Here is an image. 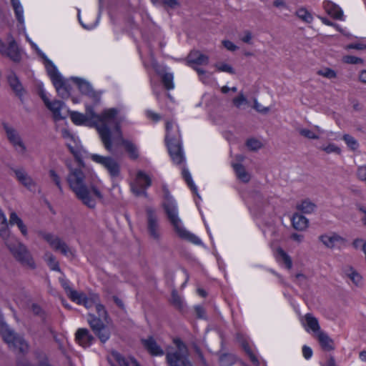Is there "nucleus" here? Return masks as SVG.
Returning a JSON list of instances; mask_svg holds the SVG:
<instances>
[{
	"label": "nucleus",
	"instance_id": "1",
	"mask_svg": "<svg viewBox=\"0 0 366 366\" xmlns=\"http://www.w3.org/2000/svg\"><path fill=\"white\" fill-rule=\"evenodd\" d=\"M66 181L76 197L88 208L94 209L97 199L103 200L104 196L98 187L92 182L87 183L80 169H71Z\"/></svg>",
	"mask_w": 366,
	"mask_h": 366
},
{
	"label": "nucleus",
	"instance_id": "2",
	"mask_svg": "<svg viewBox=\"0 0 366 366\" xmlns=\"http://www.w3.org/2000/svg\"><path fill=\"white\" fill-rule=\"evenodd\" d=\"M119 112L120 110L117 108L104 109L100 114L99 123L101 124L97 126L101 140L105 149L109 152H111L112 149V134L107 123H113L115 130L119 134L121 133L120 124L124 120V116L119 115Z\"/></svg>",
	"mask_w": 366,
	"mask_h": 366
},
{
	"label": "nucleus",
	"instance_id": "3",
	"mask_svg": "<svg viewBox=\"0 0 366 366\" xmlns=\"http://www.w3.org/2000/svg\"><path fill=\"white\" fill-rule=\"evenodd\" d=\"M7 248L14 257L21 264L34 268L35 264L26 247L14 238L4 239Z\"/></svg>",
	"mask_w": 366,
	"mask_h": 366
},
{
	"label": "nucleus",
	"instance_id": "4",
	"mask_svg": "<svg viewBox=\"0 0 366 366\" xmlns=\"http://www.w3.org/2000/svg\"><path fill=\"white\" fill-rule=\"evenodd\" d=\"M173 342L177 350L166 353L165 359L168 366H193L188 357L187 347L179 338H175Z\"/></svg>",
	"mask_w": 366,
	"mask_h": 366
},
{
	"label": "nucleus",
	"instance_id": "5",
	"mask_svg": "<svg viewBox=\"0 0 366 366\" xmlns=\"http://www.w3.org/2000/svg\"><path fill=\"white\" fill-rule=\"evenodd\" d=\"M173 124L167 121L166 123L167 134L165 142L168 148L169 155L174 163L179 164L184 161V157L182 147V144L179 138L171 137L170 131L172 129Z\"/></svg>",
	"mask_w": 366,
	"mask_h": 366
},
{
	"label": "nucleus",
	"instance_id": "6",
	"mask_svg": "<svg viewBox=\"0 0 366 366\" xmlns=\"http://www.w3.org/2000/svg\"><path fill=\"white\" fill-rule=\"evenodd\" d=\"M1 334L4 340L10 347H13L23 355L28 352L29 345L23 337L16 333L8 325L1 326Z\"/></svg>",
	"mask_w": 366,
	"mask_h": 366
},
{
	"label": "nucleus",
	"instance_id": "7",
	"mask_svg": "<svg viewBox=\"0 0 366 366\" xmlns=\"http://www.w3.org/2000/svg\"><path fill=\"white\" fill-rule=\"evenodd\" d=\"M90 158L93 162L102 165L107 169L112 179L117 178L120 176L121 166L114 158L97 154H91Z\"/></svg>",
	"mask_w": 366,
	"mask_h": 366
},
{
	"label": "nucleus",
	"instance_id": "8",
	"mask_svg": "<svg viewBox=\"0 0 366 366\" xmlns=\"http://www.w3.org/2000/svg\"><path fill=\"white\" fill-rule=\"evenodd\" d=\"M163 192L162 206L167 217L170 223H175L177 222L178 211L176 202L173 197L171 195L170 192L166 184H163L162 187Z\"/></svg>",
	"mask_w": 366,
	"mask_h": 366
},
{
	"label": "nucleus",
	"instance_id": "9",
	"mask_svg": "<svg viewBox=\"0 0 366 366\" xmlns=\"http://www.w3.org/2000/svg\"><path fill=\"white\" fill-rule=\"evenodd\" d=\"M7 39L8 46L0 39V54L9 58L14 63H19L21 61V53L16 41L11 34H9Z\"/></svg>",
	"mask_w": 366,
	"mask_h": 366
},
{
	"label": "nucleus",
	"instance_id": "10",
	"mask_svg": "<svg viewBox=\"0 0 366 366\" xmlns=\"http://www.w3.org/2000/svg\"><path fill=\"white\" fill-rule=\"evenodd\" d=\"M152 185V179L144 172L139 170L137 172L134 183L131 184L132 192L137 197H147L146 189Z\"/></svg>",
	"mask_w": 366,
	"mask_h": 366
},
{
	"label": "nucleus",
	"instance_id": "11",
	"mask_svg": "<svg viewBox=\"0 0 366 366\" xmlns=\"http://www.w3.org/2000/svg\"><path fill=\"white\" fill-rule=\"evenodd\" d=\"M88 323L93 332L99 339L102 343H105L109 339L111 335L110 330L104 324L100 318L89 314Z\"/></svg>",
	"mask_w": 366,
	"mask_h": 366
},
{
	"label": "nucleus",
	"instance_id": "12",
	"mask_svg": "<svg viewBox=\"0 0 366 366\" xmlns=\"http://www.w3.org/2000/svg\"><path fill=\"white\" fill-rule=\"evenodd\" d=\"M58 95L62 99L70 97L71 86L66 82L58 70L49 75Z\"/></svg>",
	"mask_w": 366,
	"mask_h": 366
},
{
	"label": "nucleus",
	"instance_id": "13",
	"mask_svg": "<svg viewBox=\"0 0 366 366\" xmlns=\"http://www.w3.org/2000/svg\"><path fill=\"white\" fill-rule=\"evenodd\" d=\"M71 80L77 85L79 90L82 94L91 98L95 104L99 103L101 93L94 90L89 81L76 76L71 77Z\"/></svg>",
	"mask_w": 366,
	"mask_h": 366
},
{
	"label": "nucleus",
	"instance_id": "14",
	"mask_svg": "<svg viewBox=\"0 0 366 366\" xmlns=\"http://www.w3.org/2000/svg\"><path fill=\"white\" fill-rule=\"evenodd\" d=\"M147 229L151 237L158 240L160 237L159 224L154 211L152 208L147 209Z\"/></svg>",
	"mask_w": 366,
	"mask_h": 366
},
{
	"label": "nucleus",
	"instance_id": "15",
	"mask_svg": "<svg viewBox=\"0 0 366 366\" xmlns=\"http://www.w3.org/2000/svg\"><path fill=\"white\" fill-rule=\"evenodd\" d=\"M171 224L173 226L176 233L182 239H187L189 242H191L197 245L202 244L201 239L197 236L187 231L184 227L181 226V220L179 218L177 219V222L175 223H171Z\"/></svg>",
	"mask_w": 366,
	"mask_h": 366
},
{
	"label": "nucleus",
	"instance_id": "16",
	"mask_svg": "<svg viewBox=\"0 0 366 366\" xmlns=\"http://www.w3.org/2000/svg\"><path fill=\"white\" fill-rule=\"evenodd\" d=\"M3 128L6 132V137L11 144L14 145V147L19 146L21 147V151L24 152L26 149V147L21 141V139L16 132L15 129L10 127L7 123L4 122L2 124Z\"/></svg>",
	"mask_w": 366,
	"mask_h": 366
},
{
	"label": "nucleus",
	"instance_id": "17",
	"mask_svg": "<svg viewBox=\"0 0 366 366\" xmlns=\"http://www.w3.org/2000/svg\"><path fill=\"white\" fill-rule=\"evenodd\" d=\"M44 239L56 251H59L62 254L67 256L69 253H71L70 249L67 244L60 238L54 237L51 234H46L44 236Z\"/></svg>",
	"mask_w": 366,
	"mask_h": 366
},
{
	"label": "nucleus",
	"instance_id": "18",
	"mask_svg": "<svg viewBox=\"0 0 366 366\" xmlns=\"http://www.w3.org/2000/svg\"><path fill=\"white\" fill-rule=\"evenodd\" d=\"M44 239L56 251H59L62 254L67 256L69 253H71L70 249L67 244L60 238L54 237L51 234H46L44 236Z\"/></svg>",
	"mask_w": 366,
	"mask_h": 366
},
{
	"label": "nucleus",
	"instance_id": "19",
	"mask_svg": "<svg viewBox=\"0 0 366 366\" xmlns=\"http://www.w3.org/2000/svg\"><path fill=\"white\" fill-rule=\"evenodd\" d=\"M187 65L189 66H194L195 65H207L209 63V57L202 54L198 50H192L186 59Z\"/></svg>",
	"mask_w": 366,
	"mask_h": 366
},
{
	"label": "nucleus",
	"instance_id": "20",
	"mask_svg": "<svg viewBox=\"0 0 366 366\" xmlns=\"http://www.w3.org/2000/svg\"><path fill=\"white\" fill-rule=\"evenodd\" d=\"M75 340L79 345L83 347H88L92 345L95 338L86 328H79L75 333Z\"/></svg>",
	"mask_w": 366,
	"mask_h": 366
},
{
	"label": "nucleus",
	"instance_id": "21",
	"mask_svg": "<svg viewBox=\"0 0 366 366\" xmlns=\"http://www.w3.org/2000/svg\"><path fill=\"white\" fill-rule=\"evenodd\" d=\"M142 343L144 348L153 356H162L164 354V350L157 343L153 337L142 339Z\"/></svg>",
	"mask_w": 366,
	"mask_h": 366
},
{
	"label": "nucleus",
	"instance_id": "22",
	"mask_svg": "<svg viewBox=\"0 0 366 366\" xmlns=\"http://www.w3.org/2000/svg\"><path fill=\"white\" fill-rule=\"evenodd\" d=\"M65 105L64 102L60 100L48 102L46 107L52 112L54 121H59L65 119L61 114V110Z\"/></svg>",
	"mask_w": 366,
	"mask_h": 366
},
{
	"label": "nucleus",
	"instance_id": "23",
	"mask_svg": "<svg viewBox=\"0 0 366 366\" xmlns=\"http://www.w3.org/2000/svg\"><path fill=\"white\" fill-rule=\"evenodd\" d=\"M13 172H14L17 180L27 189H31V187L35 185L32 178L24 169H14Z\"/></svg>",
	"mask_w": 366,
	"mask_h": 366
},
{
	"label": "nucleus",
	"instance_id": "24",
	"mask_svg": "<svg viewBox=\"0 0 366 366\" xmlns=\"http://www.w3.org/2000/svg\"><path fill=\"white\" fill-rule=\"evenodd\" d=\"M324 8L327 13L336 19L342 20L343 11L339 6L330 1H324Z\"/></svg>",
	"mask_w": 366,
	"mask_h": 366
},
{
	"label": "nucleus",
	"instance_id": "25",
	"mask_svg": "<svg viewBox=\"0 0 366 366\" xmlns=\"http://www.w3.org/2000/svg\"><path fill=\"white\" fill-rule=\"evenodd\" d=\"M8 82L12 90L15 92L16 95L19 98L21 99L24 94V88L19 78L14 73H11L9 75Z\"/></svg>",
	"mask_w": 366,
	"mask_h": 366
},
{
	"label": "nucleus",
	"instance_id": "26",
	"mask_svg": "<svg viewBox=\"0 0 366 366\" xmlns=\"http://www.w3.org/2000/svg\"><path fill=\"white\" fill-rule=\"evenodd\" d=\"M317 339L321 347L325 351H332L335 349L333 340L325 332H319Z\"/></svg>",
	"mask_w": 366,
	"mask_h": 366
},
{
	"label": "nucleus",
	"instance_id": "27",
	"mask_svg": "<svg viewBox=\"0 0 366 366\" xmlns=\"http://www.w3.org/2000/svg\"><path fill=\"white\" fill-rule=\"evenodd\" d=\"M292 223L296 230L303 231L307 228L309 221L302 214L295 213L292 217Z\"/></svg>",
	"mask_w": 366,
	"mask_h": 366
},
{
	"label": "nucleus",
	"instance_id": "28",
	"mask_svg": "<svg viewBox=\"0 0 366 366\" xmlns=\"http://www.w3.org/2000/svg\"><path fill=\"white\" fill-rule=\"evenodd\" d=\"M121 144L124 147L126 152L129 154V157L136 159L139 157L137 147L130 141L123 139L122 133L119 134Z\"/></svg>",
	"mask_w": 366,
	"mask_h": 366
},
{
	"label": "nucleus",
	"instance_id": "29",
	"mask_svg": "<svg viewBox=\"0 0 366 366\" xmlns=\"http://www.w3.org/2000/svg\"><path fill=\"white\" fill-rule=\"evenodd\" d=\"M237 178L244 183H247L250 180V174L246 171L245 167L239 163L232 164Z\"/></svg>",
	"mask_w": 366,
	"mask_h": 366
},
{
	"label": "nucleus",
	"instance_id": "30",
	"mask_svg": "<svg viewBox=\"0 0 366 366\" xmlns=\"http://www.w3.org/2000/svg\"><path fill=\"white\" fill-rule=\"evenodd\" d=\"M250 197L258 208H261L269 204V198L265 197L264 195L259 191H252L250 194Z\"/></svg>",
	"mask_w": 366,
	"mask_h": 366
},
{
	"label": "nucleus",
	"instance_id": "31",
	"mask_svg": "<svg viewBox=\"0 0 366 366\" xmlns=\"http://www.w3.org/2000/svg\"><path fill=\"white\" fill-rule=\"evenodd\" d=\"M319 239L327 248H332L335 246V242L341 240L342 237L337 234L332 236L322 234L319 237Z\"/></svg>",
	"mask_w": 366,
	"mask_h": 366
},
{
	"label": "nucleus",
	"instance_id": "32",
	"mask_svg": "<svg viewBox=\"0 0 366 366\" xmlns=\"http://www.w3.org/2000/svg\"><path fill=\"white\" fill-rule=\"evenodd\" d=\"M99 302V296L97 294H92L87 297L85 294L80 300L79 305H83L86 308H91Z\"/></svg>",
	"mask_w": 366,
	"mask_h": 366
},
{
	"label": "nucleus",
	"instance_id": "33",
	"mask_svg": "<svg viewBox=\"0 0 366 366\" xmlns=\"http://www.w3.org/2000/svg\"><path fill=\"white\" fill-rule=\"evenodd\" d=\"M38 55L43 59L48 75L55 72L58 70L53 62L47 58L44 53H43L39 48H36Z\"/></svg>",
	"mask_w": 366,
	"mask_h": 366
},
{
	"label": "nucleus",
	"instance_id": "34",
	"mask_svg": "<svg viewBox=\"0 0 366 366\" xmlns=\"http://www.w3.org/2000/svg\"><path fill=\"white\" fill-rule=\"evenodd\" d=\"M11 6L14 10V13L16 17L17 21L20 24L24 23V16H23V8L19 1V0H10Z\"/></svg>",
	"mask_w": 366,
	"mask_h": 366
},
{
	"label": "nucleus",
	"instance_id": "35",
	"mask_svg": "<svg viewBox=\"0 0 366 366\" xmlns=\"http://www.w3.org/2000/svg\"><path fill=\"white\" fill-rule=\"evenodd\" d=\"M182 174L183 179L186 182L188 187L190 188L192 192L194 194H197L199 198H200L197 193V188L196 185L194 184L193 180L192 179V176H191L189 172L188 171V169L186 168H183Z\"/></svg>",
	"mask_w": 366,
	"mask_h": 366
},
{
	"label": "nucleus",
	"instance_id": "36",
	"mask_svg": "<svg viewBox=\"0 0 366 366\" xmlns=\"http://www.w3.org/2000/svg\"><path fill=\"white\" fill-rule=\"evenodd\" d=\"M0 236L3 239H6L9 236L8 223L6 218L2 211L0 209Z\"/></svg>",
	"mask_w": 366,
	"mask_h": 366
},
{
	"label": "nucleus",
	"instance_id": "37",
	"mask_svg": "<svg viewBox=\"0 0 366 366\" xmlns=\"http://www.w3.org/2000/svg\"><path fill=\"white\" fill-rule=\"evenodd\" d=\"M70 118L74 124L76 125L86 124L88 122V117L78 112H69Z\"/></svg>",
	"mask_w": 366,
	"mask_h": 366
},
{
	"label": "nucleus",
	"instance_id": "38",
	"mask_svg": "<svg viewBox=\"0 0 366 366\" xmlns=\"http://www.w3.org/2000/svg\"><path fill=\"white\" fill-rule=\"evenodd\" d=\"M305 320L308 327L311 329L313 332H317V333L320 332L318 320L316 317H313L311 314L308 313L305 315Z\"/></svg>",
	"mask_w": 366,
	"mask_h": 366
},
{
	"label": "nucleus",
	"instance_id": "39",
	"mask_svg": "<svg viewBox=\"0 0 366 366\" xmlns=\"http://www.w3.org/2000/svg\"><path fill=\"white\" fill-rule=\"evenodd\" d=\"M315 204L309 200L302 201V203L297 207L298 210L306 214L312 213L315 210Z\"/></svg>",
	"mask_w": 366,
	"mask_h": 366
},
{
	"label": "nucleus",
	"instance_id": "40",
	"mask_svg": "<svg viewBox=\"0 0 366 366\" xmlns=\"http://www.w3.org/2000/svg\"><path fill=\"white\" fill-rule=\"evenodd\" d=\"M67 148L69 149V152L73 154L74 157L75 158L76 161L78 162L79 166H84V163L82 160V156L81 149L76 147L71 146L70 144L67 143L66 144Z\"/></svg>",
	"mask_w": 366,
	"mask_h": 366
},
{
	"label": "nucleus",
	"instance_id": "41",
	"mask_svg": "<svg viewBox=\"0 0 366 366\" xmlns=\"http://www.w3.org/2000/svg\"><path fill=\"white\" fill-rule=\"evenodd\" d=\"M296 14L300 19L306 22L311 23L313 20V16L305 8H300L297 10Z\"/></svg>",
	"mask_w": 366,
	"mask_h": 366
},
{
	"label": "nucleus",
	"instance_id": "42",
	"mask_svg": "<svg viewBox=\"0 0 366 366\" xmlns=\"http://www.w3.org/2000/svg\"><path fill=\"white\" fill-rule=\"evenodd\" d=\"M85 115L88 117V121L89 119L93 120L92 124L95 125L96 127L97 126V124L99 123V121L100 119H99L100 114H97L94 112L93 107H92V106L86 107V114Z\"/></svg>",
	"mask_w": 366,
	"mask_h": 366
},
{
	"label": "nucleus",
	"instance_id": "43",
	"mask_svg": "<svg viewBox=\"0 0 366 366\" xmlns=\"http://www.w3.org/2000/svg\"><path fill=\"white\" fill-rule=\"evenodd\" d=\"M242 347L243 350H244V352H246V354L249 357L251 362L255 365H259V360H258L257 357L254 355V354L252 352V351L250 349L249 344L247 342V341L243 340L242 342Z\"/></svg>",
	"mask_w": 366,
	"mask_h": 366
},
{
	"label": "nucleus",
	"instance_id": "44",
	"mask_svg": "<svg viewBox=\"0 0 366 366\" xmlns=\"http://www.w3.org/2000/svg\"><path fill=\"white\" fill-rule=\"evenodd\" d=\"M242 347L243 350H244V352H246V354L249 357L251 362L255 365H259V360H258L257 357L254 355V354L252 352V351L250 349L249 344L247 342V341L243 340L242 342Z\"/></svg>",
	"mask_w": 366,
	"mask_h": 366
},
{
	"label": "nucleus",
	"instance_id": "45",
	"mask_svg": "<svg viewBox=\"0 0 366 366\" xmlns=\"http://www.w3.org/2000/svg\"><path fill=\"white\" fill-rule=\"evenodd\" d=\"M345 272L355 285H359L362 280V277L352 267H349L348 269H345Z\"/></svg>",
	"mask_w": 366,
	"mask_h": 366
},
{
	"label": "nucleus",
	"instance_id": "46",
	"mask_svg": "<svg viewBox=\"0 0 366 366\" xmlns=\"http://www.w3.org/2000/svg\"><path fill=\"white\" fill-rule=\"evenodd\" d=\"M171 302L173 305V306L176 307L177 310H182L183 309L182 300L175 290H173L172 292Z\"/></svg>",
	"mask_w": 366,
	"mask_h": 366
},
{
	"label": "nucleus",
	"instance_id": "47",
	"mask_svg": "<svg viewBox=\"0 0 366 366\" xmlns=\"http://www.w3.org/2000/svg\"><path fill=\"white\" fill-rule=\"evenodd\" d=\"M277 254L282 259L287 269H291L292 267V261L291 257L280 247L277 249Z\"/></svg>",
	"mask_w": 366,
	"mask_h": 366
},
{
	"label": "nucleus",
	"instance_id": "48",
	"mask_svg": "<svg viewBox=\"0 0 366 366\" xmlns=\"http://www.w3.org/2000/svg\"><path fill=\"white\" fill-rule=\"evenodd\" d=\"M162 82L167 90L174 88L173 74L172 73H165L162 76Z\"/></svg>",
	"mask_w": 366,
	"mask_h": 366
},
{
	"label": "nucleus",
	"instance_id": "49",
	"mask_svg": "<svg viewBox=\"0 0 366 366\" xmlns=\"http://www.w3.org/2000/svg\"><path fill=\"white\" fill-rule=\"evenodd\" d=\"M342 139L345 142L347 147H350L353 151L356 150L359 147L357 140L350 134H344L342 137Z\"/></svg>",
	"mask_w": 366,
	"mask_h": 366
},
{
	"label": "nucleus",
	"instance_id": "50",
	"mask_svg": "<svg viewBox=\"0 0 366 366\" xmlns=\"http://www.w3.org/2000/svg\"><path fill=\"white\" fill-rule=\"evenodd\" d=\"M49 177H50L51 179L58 187L59 192L61 194H63L64 191H63V189L61 187V179H60V177L58 175V174L54 169H50L49 172Z\"/></svg>",
	"mask_w": 366,
	"mask_h": 366
},
{
	"label": "nucleus",
	"instance_id": "51",
	"mask_svg": "<svg viewBox=\"0 0 366 366\" xmlns=\"http://www.w3.org/2000/svg\"><path fill=\"white\" fill-rule=\"evenodd\" d=\"M342 61L349 64H364V59L355 56L347 55L342 57Z\"/></svg>",
	"mask_w": 366,
	"mask_h": 366
},
{
	"label": "nucleus",
	"instance_id": "52",
	"mask_svg": "<svg viewBox=\"0 0 366 366\" xmlns=\"http://www.w3.org/2000/svg\"><path fill=\"white\" fill-rule=\"evenodd\" d=\"M67 296L73 301L76 302L79 305L81 299H82L84 296V293H79L77 291L69 289L68 292H66Z\"/></svg>",
	"mask_w": 366,
	"mask_h": 366
},
{
	"label": "nucleus",
	"instance_id": "53",
	"mask_svg": "<svg viewBox=\"0 0 366 366\" xmlns=\"http://www.w3.org/2000/svg\"><path fill=\"white\" fill-rule=\"evenodd\" d=\"M31 310L35 315L39 316L41 320L46 322V315L39 305L32 304Z\"/></svg>",
	"mask_w": 366,
	"mask_h": 366
},
{
	"label": "nucleus",
	"instance_id": "54",
	"mask_svg": "<svg viewBox=\"0 0 366 366\" xmlns=\"http://www.w3.org/2000/svg\"><path fill=\"white\" fill-rule=\"evenodd\" d=\"M299 134L310 139H318L319 136L315 134L312 130L307 129H299Z\"/></svg>",
	"mask_w": 366,
	"mask_h": 366
},
{
	"label": "nucleus",
	"instance_id": "55",
	"mask_svg": "<svg viewBox=\"0 0 366 366\" xmlns=\"http://www.w3.org/2000/svg\"><path fill=\"white\" fill-rule=\"evenodd\" d=\"M247 147L252 151H256L262 147V143L255 139H249L246 142Z\"/></svg>",
	"mask_w": 366,
	"mask_h": 366
},
{
	"label": "nucleus",
	"instance_id": "56",
	"mask_svg": "<svg viewBox=\"0 0 366 366\" xmlns=\"http://www.w3.org/2000/svg\"><path fill=\"white\" fill-rule=\"evenodd\" d=\"M321 149L325 151L327 154L335 153L337 154H340L341 149L336 146L335 144H329L326 147H321Z\"/></svg>",
	"mask_w": 366,
	"mask_h": 366
},
{
	"label": "nucleus",
	"instance_id": "57",
	"mask_svg": "<svg viewBox=\"0 0 366 366\" xmlns=\"http://www.w3.org/2000/svg\"><path fill=\"white\" fill-rule=\"evenodd\" d=\"M317 74L328 79H333L337 76L336 72L330 68H325L323 70H320L317 71Z\"/></svg>",
	"mask_w": 366,
	"mask_h": 366
},
{
	"label": "nucleus",
	"instance_id": "58",
	"mask_svg": "<svg viewBox=\"0 0 366 366\" xmlns=\"http://www.w3.org/2000/svg\"><path fill=\"white\" fill-rule=\"evenodd\" d=\"M232 102L236 107L239 108L242 104L247 103V99L242 93H240L239 96L233 99Z\"/></svg>",
	"mask_w": 366,
	"mask_h": 366
},
{
	"label": "nucleus",
	"instance_id": "59",
	"mask_svg": "<svg viewBox=\"0 0 366 366\" xmlns=\"http://www.w3.org/2000/svg\"><path fill=\"white\" fill-rule=\"evenodd\" d=\"M113 356L120 366H130L129 361L118 352H114Z\"/></svg>",
	"mask_w": 366,
	"mask_h": 366
},
{
	"label": "nucleus",
	"instance_id": "60",
	"mask_svg": "<svg viewBox=\"0 0 366 366\" xmlns=\"http://www.w3.org/2000/svg\"><path fill=\"white\" fill-rule=\"evenodd\" d=\"M216 67L217 68L218 71H219L228 72L231 74H235L234 69L230 65H229L227 64H217Z\"/></svg>",
	"mask_w": 366,
	"mask_h": 366
},
{
	"label": "nucleus",
	"instance_id": "61",
	"mask_svg": "<svg viewBox=\"0 0 366 366\" xmlns=\"http://www.w3.org/2000/svg\"><path fill=\"white\" fill-rule=\"evenodd\" d=\"M95 307H96L97 312L99 315L98 318L101 319V317L107 316V312L105 310L104 306L103 305L100 304L99 302L95 305Z\"/></svg>",
	"mask_w": 366,
	"mask_h": 366
},
{
	"label": "nucleus",
	"instance_id": "62",
	"mask_svg": "<svg viewBox=\"0 0 366 366\" xmlns=\"http://www.w3.org/2000/svg\"><path fill=\"white\" fill-rule=\"evenodd\" d=\"M61 137L64 138V139H69L70 140H71L72 142H74V143H76V138L74 137V135L73 134H71L69 130H68L67 129H62L61 130Z\"/></svg>",
	"mask_w": 366,
	"mask_h": 366
},
{
	"label": "nucleus",
	"instance_id": "63",
	"mask_svg": "<svg viewBox=\"0 0 366 366\" xmlns=\"http://www.w3.org/2000/svg\"><path fill=\"white\" fill-rule=\"evenodd\" d=\"M162 4L164 7L174 9L175 7H177L179 5V3L177 0H162Z\"/></svg>",
	"mask_w": 366,
	"mask_h": 366
},
{
	"label": "nucleus",
	"instance_id": "64",
	"mask_svg": "<svg viewBox=\"0 0 366 366\" xmlns=\"http://www.w3.org/2000/svg\"><path fill=\"white\" fill-rule=\"evenodd\" d=\"M49 264L52 270L60 271L59 263L56 261L55 257L53 255L49 256Z\"/></svg>",
	"mask_w": 366,
	"mask_h": 366
}]
</instances>
